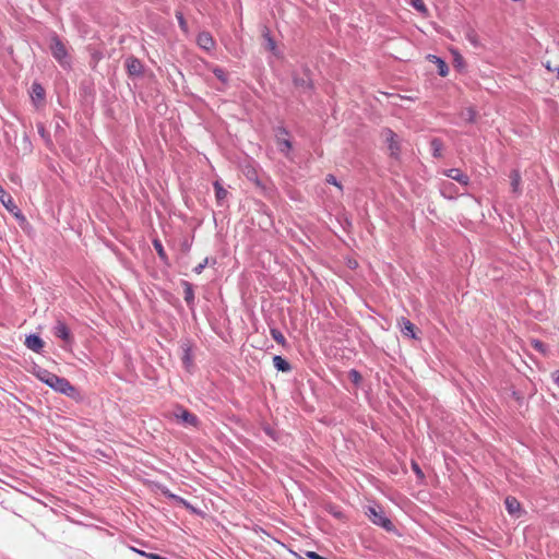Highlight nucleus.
Listing matches in <instances>:
<instances>
[{
  "label": "nucleus",
  "mask_w": 559,
  "mask_h": 559,
  "mask_svg": "<svg viewBox=\"0 0 559 559\" xmlns=\"http://www.w3.org/2000/svg\"><path fill=\"white\" fill-rule=\"evenodd\" d=\"M37 377L40 381L59 393H62L72 399H75L78 395V390L66 378H61L47 370L39 371Z\"/></svg>",
  "instance_id": "nucleus-1"
},
{
  "label": "nucleus",
  "mask_w": 559,
  "mask_h": 559,
  "mask_svg": "<svg viewBox=\"0 0 559 559\" xmlns=\"http://www.w3.org/2000/svg\"><path fill=\"white\" fill-rule=\"evenodd\" d=\"M365 514L374 525L381 526L388 532H392L394 530L393 523L389 518H386L381 507L369 506L367 507Z\"/></svg>",
  "instance_id": "nucleus-2"
},
{
  "label": "nucleus",
  "mask_w": 559,
  "mask_h": 559,
  "mask_svg": "<svg viewBox=\"0 0 559 559\" xmlns=\"http://www.w3.org/2000/svg\"><path fill=\"white\" fill-rule=\"evenodd\" d=\"M381 135L388 145L389 156L399 160L401 157V142L397 134L393 130L385 128L382 130Z\"/></svg>",
  "instance_id": "nucleus-3"
},
{
  "label": "nucleus",
  "mask_w": 559,
  "mask_h": 559,
  "mask_svg": "<svg viewBox=\"0 0 559 559\" xmlns=\"http://www.w3.org/2000/svg\"><path fill=\"white\" fill-rule=\"evenodd\" d=\"M50 50L53 58L61 64L67 66L70 62L68 49L58 36H53L50 41Z\"/></svg>",
  "instance_id": "nucleus-4"
},
{
  "label": "nucleus",
  "mask_w": 559,
  "mask_h": 559,
  "mask_svg": "<svg viewBox=\"0 0 559 559\" xmlns=\"http://www.w3.org/2000/svg\"><path fill=\"white\" fill-rule=\"evenodd\" d=\"M174 417L177 420L182 421L187 426L198 427L199 424H200L199 418L197 417V415L190 413L188 409H186V408H183L181 406L177 407L174 411Z\"/></svg>",
  "instance_id": "nucleus-5"
},
{
  "label": "nucleus",
  "mask_w": 559,
  "mask_h": 559,
  "mask_svg": "<svg viewBox=\"0 0 559 559\" xmlns=\"http://www.w3.org/2000/svg\"><path fill=\"white\" fill-rule=\"evenodd\" d=\"M0 202L2 205L15 216L19 215V209L15 205L12 197L0 186Z\"/></svg>",
  "instance_id": "nucleus-6"
},
{
  "label": "nucleus",
  "mask_w": 559,
  "mask_h": 559,
  "mask_svg": "<svg viewBox=\"0 0 559 559\" xmlns=\"http://www.w3.org/2000/svg\"><path fill=\"white\" fill-rule=\"evenodd\" d=\"M53 334L56 337L63 340L66 343L72 342V336H71L70 330L63 321H60V320L57 321V323L53 328Z\"/></svg>",
  "instance_id": "nucleus-7"
},
{
  "label": "nucleus",
  "mask_w": 559,
  "mask_h": 559,
  "mask_svg": "<svg viewBox=\"0 0 559 559\" xmlns=\"http://www.w3.org/2000/svg\"><path fill=\"white\" fill-rule=\"evenodd\" d=\"M397 324L403 335L417 338L416 326L408 319L402 317L397 320Z\"/></svg>",
  "instance_id": "nucleus-8"
},
{
  "label": "nucleus",
  "mask_w": 559,
  "mask_h": 559,
  "mask_svg": "<svg viewBox=\"0 0 559 559\" xmlns=\"http://www.w3.org/2000/svg\"><path fill=\"white\" fill-rule=\"evenodd\" d=\"M443 175L457 181L463 186H467L469 182V178L459 168H451L443 171Z\"/></svg>",
  "instance_id": "nucleus-9"
},
{
  "label": "nucleus",
  "mask_w": 559,
  "mask_h": 559,
  "mask_svg": "<svg viewBox=\"0 0 559 559\" xmlns=\"http://www.w3.org/2000/svg\"><path fill=\"white\" fill-rule=\"evenodd\" d=\"M198 45L204 50H212L215 47V40L209 32H202L197 38Z\"/></svg>",
  "instance_id": "nucleus-10"
},
{
  "label": "nucleus",
  "mask_w": 559,
  "mask_h": 559,
  "mask_svg": "<svg viewBox=\"0 0 559 559\" xmlns=\"http://www.w3.org/2000/svg\"><path fill=\"white\" fill-rule=\"evenodd\" d=\"M31 97L37 107L44 103L45 90L39 83L32 84Z\"/></svg>",
  "instance_id": "nucleus-11"
},
{
  "label": "nucleus",
  "mask_w": 559,
  "mask_h": 559,
  "mask_svg": "<svg viewBox=\"0 0 559 559\" xmlns=\"http://www.w3.org/2000/svg\"><path fill=\"white\" fill-rule=\"evenodd\" d=\"M25 345L33 352L40 353L44 348V341L38 335L31 334L26 337Z\"/></svg>",
  "instance_id": "nucleus-12"
},
{
  "label": "nucleus",
  "mask_w": 559,
  "mask_h": 559,
  "mask_svg": "<svg viewBox=\"0 0 559 559\" xmlns=\"http://www.w3.org/2000/svg\"><path fill=\"white\" fill-rule=\"evenodd\" d=\"M126 67L130 75H140L142 73V63L134 57L126 60Z\"/></svg>",
  "instance_id": "nucleus-13"
},
{
  "label": "nucleus",
  "mask_w": 559,
  "mask_h": 559,
  "mask_svg": "<svg viewBox=\"0 0 559 559\" xmlns=\"http://www.w3.org/2000/svg\"><path fill=\"white\" fill-rule=\"evenodd\" d=\"M273 365L278 371L287 372L290 370L289 362L286 359H284L282 356H274Z\"/></svg>",
  "instance_id": "nucleus-14"
},
{
  "label": "nucleus",
  "mask_w": 559,
  "mask_h": 559,
  "mask_svg": "<svg viewBox=\"0 0 559 559\" xmlns=\"http://www.w3.org/2000/svg\"><path fill=\"white\" fill-rule=\"evenodd\" d=\"M511 179V187L512 191L516 194L521 192L520 185H521V175L519 170H512L510 174Z\"/></svg>",
  "instance_id": "nucleus-15"
},
{
  "label": "nucleus",
  "mask_w": 559,
  "mask_h": 559,
  "mask_svg": "<svg viewBox=\"0 0 559 559\" xmlns=\"http://www.w3.org/2000/svg\"><path fill=\"white\" fill-rule=\"evenodd\" d=\"M430 147L432 150V155L437 158H440L442 156L443 151V143L440 139L435 138L430 142Z\"/></svg>",
  "instance_id": "nucleus-16"
},
{
  "label": "nucleus",
  "mask_w": 559,
  "mask_h": 559,
  "mask_svg": "<svg viewBox=\"0 0 559 559\" xmlns=\"http://www.w3.org/2000/svg\"><path fill=\"white\" fill-rule=\"evenodd\" d=\"M504 504L510 514H514L520 510V502L514 497H507Z\"/></svg>",
  "instance_id": "nucleus-17"
},
{
  "label": "nucleus",
  "mask_w": 559,
  "mask_h": 559,
  "mask_svg": "<svg viewBox=\"0 0 559 559\" xmlns=\"http://www.w3.org/2000/svg\"><path fill=\"white\" fill-rule=\"evenodd\" d=\"M215 197L218 203L223 202L227 198V190L223 188L219 181L214 182Z\"/></svg>",
  "instance_id": "nucleus-18"
},
{
  "label": "nucleus",
  "mask_w": 559,
  "mask_h": 559,
  "mask_svg": "<svg viewBox=\"0 0 559 559\" xmlns=\"http://www.w3.org/2000/svg\"><path fill=\"white\" fill-rule=\"evenodd\" d=\"M153 246H154V248H155L159 259L162 261H164L165 263H167L168 257H167V254H166V252L164 250V247H163L162 242L158 239H154Z\"/></svg>",
  "instance_id": "nucleus-19"
},
{
  "label": "nucleus",
  "mask_w": 559,
  "mask_h": 559,
  "mask_svg": "<svg viewBox=\"0 0 559 559\" xmlns=\"http://www.w3.org/2000/svg\"><path fill=\"white\" fill-rule=\"evenodd\" d=\"M271 335H272L273 340H274L277 344H280V345H282V346H285V345H286V338H285L284 334H283L280 330H277V329H271Z\"/></svg>",
  "instance_id": "nucleus-20"
},
{
  "label": "nucleus",
  "mask_w": 559,
  "mask_h": 559,
  "mask_svg": "<svg viewBox=\"0 0 559 559\" xmlns=\"http://www.w3.org/2000/svg\"><path fill=\"white\" fill-rule=\"evenodd\" d=\"M409 3L420 13L427 14L428 9L423 0H409Z\"/></svg>",
  "instance_id": "nucleus-21"
},
{
  "label": "nucleus",
  "mask_w": 559,
  "mask_h": 559,
  "mask_svg": "<svg viewBox=\"0 0 559 559\" xmlns=\"http://www.w3.org/2000/svg\"><path fill=\"white\" fill-rule=\"evenodd\" d=\"M263 36L266 39V48L274 52L276 49V44H275L274 39L271 37L270 32L266 29L264 32Z\"/></svg>",
  "instance_id": "nucleus-22"
},
{
  "label": "nucleus",
  "mask_w": 559,
  "mask_h": 559,
  "mask_svg": "<svg viewBox=\"0 0 559 559\" xmlns=\"http://www.w3.org/2000/svg\"><path fill=\"white\" fill-rule=\"evenodd\" d=\"M176 17L178 20L179 26L183 33H188V23L181 12H176Z\"/></svg>",
  "instance_id": "nucleus-23"
},
{
  "label": "nucleus",
  "mask_w": 559,
  "mask_h": 559,
  "mask_svg": "<svg viewBox=\"0 0 559 559\" xmlns=\"http://www.w3.org/2000/svg\"><path fill=\"white\" fill-rule=\"evenodd\" d=\"M437 63H438V72H439V74L441 76H445L448 74V72H449V68H448L447 63L443 60L439 59V58H437Z\"/></svg>",
  "instance_id": "nucleus-24"
},
{
  "label": "nucleus",
  "mask_w": 559,
  "mask_h": 559,
  "mask_svg": "<svg viewBox=\"0 0 559 559\" xmlns=\"http://www.w3.org/2000/svg\"><path fill=\"white\" fill-rule=\"evenodd\" d=\"M325 181L330 185L335 186L340 191H343V186L341 182L337 181L336 177L334 175L329 174L325 177Z\"/></svg>",
  "instance_id": "nucleus-25"
},
{
  "label": "nucleus",
  "mask_w": 559,
  "mask_h": 559,
  "mask_svg": "<svg viewBox=\"0 0 559 559\" xmlns=\"http://www.w3.org/2000/svg\"><path fill=\"white\" fill-rule=\"evenodd\" d=\"M185 286H186L185 299H186L187 302H190L194 298L193 290H192V287H191V285L189 283H185Z\"/></svg>",
  "instance_id": "nucleus-26"
},
{
  "label": "nucleus",
  "mask_w": 559,
  "mask_h": 559,
  "mask_svg": "<svg viewBox=\"0 0 559 559\" xmlns=\"http://www.w3.org/2000/svg\"><path fill=\"white\" fill-rule=\"evenodd\" d=\"M348 377L355 384H359L361 381V374L355 369L349 370Z\"/></svg>",
  "instance_id": "nucleus-27"
},
{
  "label": "nucleus",
  "mask_w": 559,
  "mask_h": 559,
  "mask_svg": "<svg viewBox=\"0 0 559 559\" xmlns=\"http://www.w3.org/2000/svg\"><path fill=\"white\" fill-rule=\"evenodd\" d=\"M213 73L215 74V76L221 80L223 83H226L227 82V75L225 73V71L221 68H215L213 70Z\"/></svg>",
  "instance_id": "nucleus-28"
},
{
  "label": "nucleus",
  "mask_w": 559,
  "mask_h": 559,
  "mask_svg": "<svg viewBox=\"0 0 559 559\" xmlns=\"http://www.w3.org/2000/svg\"><path fill=\"white\" fill-rule=\"evenodd\" d=\"M532 346L540 353H546V345L539 340H532Z\"/></svg>",
  "instance_id": "nucleus-29"
},
{
  "label": "nucleus",
  "mask_w": 559,
  "mask_h": 559,
  "mask_svg": "<svg viewBox=\"0 0 559 559\" xmlns=\"http://www.w3.org/2000/svg\"><path fill=\"white\" fill-rule=\"evenodd\" d=\"M209 260L207 258H205L201 263H199L194 269L193 271L197 273V274H201L202 271L204 270V267L206 266Z\"/></svg>",
  "instance_id": "nucleus-30"
},
{
  "label": "nucleus",
  "mask_w": 559,
  "mask_h": 559,
  "mask_svg": "<svg viewBox=\"0 0 559 559\" xmlns=\"http://www.w3.org/2000/svg\"><path fill=\"white\" fill-rule=\"evenodd\" d=\"M140 554L144 557H146L147 559H166L164 557H160L159 555L157 554H152V552H144V551H140Z\"/></svg>",
  "instance_id": "nucleus-31"
},
{
  "label": "nucleus",
  "mask_w": 559,
  "mask_h": 559,
  "mask_svg": "<svg viewBox=\"0 0 559 559\" xmlns=\"http://www.w3.org/2000/svg\"><path fill=\"white\" fill-rule=\"evenodd\" d=\"M452 183L450 182H443L441 187V192L443 195H447L448 191H451Z\"/></svg>",
  "instance_id": "nucleus-32"
},
{
  "label": "nucleus",
  "mask_w": 559,
  "mask_h": 559,
  "mask_svg": "<svg viewBox=\"0 0 559 559\" xmlns=\"http://www.w3.org/2000/svg\"><path fill=\"white\" fill-rule=\"evenodd\" d=\"M412 468L413 471L419 476V477H424V474L419 467V465L416 463V462H413L412 463Z\"/></svg>",
  "instance_id": "nucleus-33"
},
{
  "label": "nucleus",
  "mask_w": 559,
  "mask_h": 559,
  "mask_svg": "<svg viewBox=\"0 0 559 559\" xmlns=\"http://www.w3.org/2000/svg\"><path fill=\"white\" fill-rule=\"evenodd\" d=\"M551 377H552V380L555 381V383L559 386V370H556L555 372H552Z\"/></svg>",
  "instance_id": "nucleus-34"
},
{
  "label": "nucleus",
  "mask_w": 559,
  "mask_h": 559,
  "mask_svg": "<svg viewBox=\"0 0 559 559\" xmlns=\"http://www.w3.org/2000/svg\"><path fill=\"white\" fill-rule=\"evenodd\" d=\"M306 556H307L308 558H310V559H318V556H319V555H318L317 552H314V551H307V552H306Z\"/></svg>",
  "instance_id": "nucleus-35"
},
{
  "label": "nucleus",
  "mask_w": 559,
  "mask_h": 559,
  "mask_svg": "<svg viewBox=\"0 0 559 559\" xmlns=\"http://www.w3.org/2000/svg\"><path fill=\"white\" fill-rule=\"evenodd\" d=\"M545 68H546L549 72L556 71V69H554V68L551 67V64H550V62H549V61L545 63Z\"/></svg>",
  "instance_id": "nucleus-36"
},
{
  "label": "nucleus",
  "mask_w": 559,
  "mask_h": 559,
  "mask_svg": "<svg viewBox=\"0 0 559 559\" xmlns=\"http://www.w3.org/2000/svg\"><path fill=\"white\" fill-rule=\"evenodd\" d=\"M168 496H169L170 498H173V499L179 500V498H178L177 496L173 495V493H168ZM180 502H182V503H185V504H186V502H185L182 499H180Z\"/></svg>",
  "instance_id": "nucleus-37"
},
{
  "label": "nucleus",
  "mask_w": 559,
  "mask_h": 559,
  "mask_svg": "<svg viewBox=\"0 0 559 559\" xmlns=\"http://www.w3.org/2000/svg\"><path fill=\"white\" fill-rule=\"evenodd\" d=\"M283 144L285 145V147H286V148H290V146H292V145H290V142H289V141H287V140H285V141L283 142Z\"/></svg>",
  "instance_id": "nucleus-38"
},
{
  "label": "nucleus",
  "mask_w": 559,
  "mask_h": 559,
  "mask_svg": "<svg viewBox=\"0 0 559 559\" xmlns=\"http://www.w3.org/2000/svg\"><path fill=\"white\" fill-rule=\"evenodd\" d=\"M183 248H185L186 251L189 250V243L187 241L183 243Z\"/></svg>",
  "instance_id": "nucleus-39"
},
{
  "label": "nucleus",
  "mask_w": 559,
  "mask_h": 559,
  "mask_svg": "<svg viewBox=\"0 0 559 559\" xmlns=\"http://www.w3.org/2000/svg\"><path fill=\"white\" fill-rule=\"evenodd\" d=\"M357 265V262H349L350 267H355Z\"/></svg>",
  "instance_id": "nucleus-40"
},
{
  "label": "nucleus",
  "mask_w": 559,
  "mask_h": 559,
  "mask_svg": "<svg viewBox=\"0 0 559 559\" xmlns=\"http://www.w3.org/2000/svg\"><path fill=\"white\" fill-rule=\"evenodd\" d=\"M556 72H557V76H558V79H559V67H558V68H556Z\"/></svg>",
  "instance_id": "nucleus-41"
},
{
  "label": "nucleus",
  "mask_w": 559,
  "mask_h": 559,
  "mask_svg": "<svg viewBox=\"0 0 559 559\" xmlns=\"http://www.w3.org/2000/svg\"><path fill=\"white\" fill-rule=\"evenodd\" d=\"M401 99H404V98H407L409 99V97H405V96H399Z\"/></svg>",
  "instance_id": "nucleus-42"
}]
</instances>
